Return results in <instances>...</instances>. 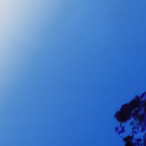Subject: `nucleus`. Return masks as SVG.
<instances>
[{
	"instance_id": "7ed1b4c3",
	"label": "nucleus",
	"mask_w": 146,
	"mask_h": 146,
	"mask_svg": "<svg viewBox=\"0 0 146 146\" xmlns=\"http://www.w3.org/2000/svg\"><path fill=\"white\" fill-rule=\"evenodd\" d=\"M126 142H130L131 141V139H127L126 140H124Z\"/></svg>"
},
{
	"instance_id": "20e7f679",
	"label": "nucleus",
	"mask_w": 146,
	"mask_h": 146,
	"mask_svg": "<svg viewBox=\"0 0 146 146\" xmlns=\"http://www.w3.org/2000/svg\"><path fill=\"white\" fill-rule=\"evenodd\" d=\"M139 100V99L138 98H136L135 99V100L136 101H138Z\"/></svg>"
},
{
	"instance_id": "f03ea898",
	"label": "nucleus",
	"mask_w": 146,
	"mask_h": 146,
	"mask_svg": "<svg viewBox=\"0 0 146 146\" xmlns=\"http://www.w3.org/2000/svg\"><path fill=\"white\" fill-rule=\"evenodd\" d=\"M130 106V105L129 104H127L125 105V106L124 107V108H126L127 107H129Z\"/></svg>"
},
{
	"instance_id": "f257e3e1",
	"label": "nucleus",
	"mask_w": 146,
	"mask_h": 146,
	"mask_svg": "<svg viewBox=\"0 0 146 146\" xmlns=\"http://www.w3.org/2000/svg\"><path fill=\"white\" fill-rule=\"evenodd\" d=\"M121 117H117V119L118 120V121L119 122H121V123H123L124 122V121H121V120L120 119H121Z\"/></svg>"
}]
</instances>
